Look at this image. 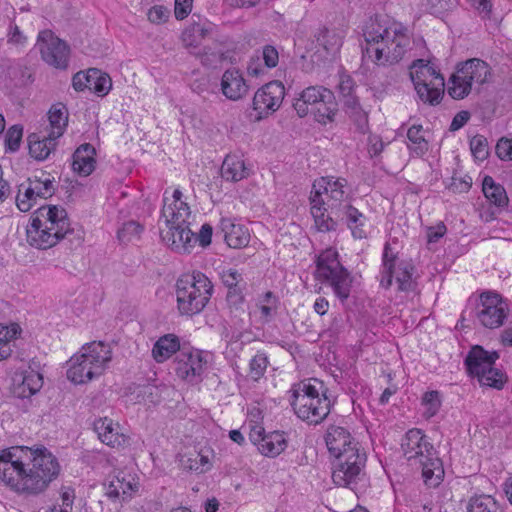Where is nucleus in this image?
<instances>
[{
	"label": "nucleus",
	"mask_w": 512,
	"mask_h": 512,
	"mask_svg": "<svg viewBox=\"0 0 512 512\" xmlns=\"http://www.w3.org/2000/svg\"><path fill=\"white\" fill-rule=\"evenodd\" d=\"M164 239L173 250L179 253H190L197 242L196 234L191 231L190 225L187 227L183 225L181 228L176 226L168 228Z\"/></svg>",
	"instance_id": "bb28decb"
},
{
	"label": "nucleus",
	"mask_w": 512,
	"mask_h": 512,
	"mask_svg": "<svg viewBox=\"0 0 512 512\" xmlns=\"http://www.w3.org/2000/svg\"><path fill=\"white\" fill-rule=\"evenodd\" d=\"M75 498V490L69 486H63L59 492V499L45 512H73Z\"/></svg>",
	"instance_id": "79ce46f5"
},
{
	"label": "nucleus",
	"mask_w": 512,
	"mask_h": 512,
	"mask_svg": "<svg viewBox=\"0 0 512 512\" xmlns=\"http://www.w3.org/2000/svg\"><path fill=\"white\" fill-rule=\"evenodd\" d=\"M262 56L266 67L274 68L279 62V55L276 48L272 45H266L263 48Z\"/></svg>",
	"instance_id": "052dcab7"
},
{
	"label": "nucleus",
	"mask_w": 512,
	"mask_h": 512,
	"mask_svg": "<svg viewBox=\"0 0 512 512\" xmlns=\"http://www.w3.org/2000/svg\"><path fill=\"white\" fill-rule=\"evenodd\" d=\"M212 232H213V229H212L211 225H209V224L202 225L199 235L196 236L197 241H199V243L202 247H206V246L210 245L211 238H212Z\"/></svg>",
	"instance_id": "338daca9"
},
{
	"label": "nucleus",
	"mask_w": 512,
	"mask_h": 512,
	"mask_svg": "<svg viewBox=\"0 0 512 512\" xmlns=\"http://www.w3.org/2000/svg\"><path fill=\"white\" fill-rule=\"evenodd\" d=\"M467 512H503L498 502L490 495H476L469 499Z\"/></svg>",
	"instance_id": "a19ab883"
},
{
	"label": "nucleus",
	"mask_w": 512,
	"mask_h": 512,
	"mask_svg": "<svg viewBox=\"0 0 512 512\" xmlns=\"http://www.w3.org/2000/svg\"><path fill=\"white\" fill-rule=\"evenodd\" d=\"M213 293V284L201 272L182 275L176 282L177 309L181 315L193 316L206 307Z\"/></svg>",
	"instance_id": "0eeeda50"
},
{
	"label": "nucleus",
	"mask_w": 512,
	"mask_h": 512,
	"mask_svg": "<svg viewBox=\"0 0 512 512\" xmlns=\"http://www.w3.org/2000/svg\"><path fill=\"white\" fill-rule=\"evenodd\" d=\"M366 454L364 451L351 452L332 461V481L335 485L355 489L365 476Z\"/></svg>",
	"instance_id": "f8f14e48"
},
{
	"label": "nucleus",
	"mask_w": 512,
	"mask_h": 512,
	"mask_svg": "<svg viewBox=\"0 0 512 512\" xmlns=\"http://www.w3.org/2000/svg\"><path fill=\"white\" fill-rule=\"evenodd\" d=\"M20 331L21 329L17 324H11L10 326L0 324V344H10Z\"/></svg>",
	"instance_id": "4d7b16f0"
},
{
	"label": "nucleus",
	"mask_w": 512,
	"mask_h": 512,
	"mask_svg": "<svg viewBox=\"0 0 512 512\" xmlns=\"http://www.w3.org/2000/svg\"><path fill=\"white\" fill-rule=\"evenodd\" d=\"M27 241L38 249H48L55 246L61 239L57 232H50L36 216H32L26 229Z\"/></svg>",
	"instance_id": "5701e85b"
},
{
	"label": "nucleus",
	"mask_w": 512,
	"mask_h": 512,
	"mask_svg": "<svg viewBox=\"0 0 512 512\" xmlns=\"http://www.w3.org/2000/svg\"><path fill=\"white\" fill-rule=\"evenodd\" d=\"M249 86L243 77V74L235 68L227 69L221 78V91L223 95L232 101H237L245 97Z\"/></svg>",
	"instance_id": "b1692460"
},
{
	"label": "nucleus",
	"mask_w": 512,
	"mask_h": 512,
	"mask_svg": "<svg viewBox=\"0 0 512 512\" xmlns=\"http://www.w3.org/2000/svg\"><path fill=\"white\" fill-rule=\"evenodd\" d=\"M346 186L345 178L320 177L313 182L309 198L320 200L333 214L345 219L355 239H364L367 237L364 229L366 217L350 204Z\"/></svg>",
	"instance_id": "7ed1b4c3"
},
{
	"label": "nucleus",
	"mask_w": 512,
	"mask_h": 512,
	"mask_svg": "<svg viewBox=\"0 0 512 512\" xmlns=\"http://www.w3.org/2000/svg\"><path fill=\"white\" fill-rule=\"evenodd\" d=\"M26 181L40 199H47L55 193L54 178H51L50 174L41 172L40 175H33Z\"/></svg>",
	"instance_id": "4c0bfd02"
},
{
	"label": "nucleus",
	"mask_w": 512,
	"mask_h": 512,
	"mask_svg": "<svg viewBox=\"0 0 512 512\" xmlns=\"http://www.w3.org/2000/svg\"><path fill=\"white\" fill-rule=\"evenodd\" d=\"M48 120L51 127L49 134L53 137L60 138L68 124V111L62 104L53 105L48 113Z\"/></svg>",
	"instance_id": "e433bc0d"
},
{
	"label": "nucleus",
	"mask_w": 512,
	"mask_h": 512,
	"mask_svg": "<svg viewBox=\"0 0 512 512\" xmlns=\"http://www.w3.org/2000/svg\"><path fill=\"white\" fill-rule=\"evenodd\" d=\"M112 360L109 344L102 341L87 343L68 361L67 378L75 384H84L99 377Z\"/></svg>",
	"instance_id": "423d86ee"
},
{
	"label": "nucleus",
	"mask_w": 512,
	"mask_h": 512,
	"mask_svg": "<svg viewBox=\"0 0 512 512\" xmlns=\"http://www.w3.org/2000/svg\"><path fill=\"white\" fill-rule=\"evenodd\" d=\"M469 119H470V113L468 111L462 110V111L458 112L452 119V122L450 124V130L451 131L459 130L469 121Z\"/></svg>",
	"instance_id": "69168bd1"
},
{
	"label": "nucleus",
	"mask_w": 512,
	"mask_h": 512,
	"mask_svg": "<svg viewBox=\"0 0 512 512\" xmlns=\"http://www.w3.org/2000/svg\"><path fill=\"white\" fill-rule=\"evenodd\" d=\"M60 472L57 457L44 446H18L0 452V481L17 494L45 492Z\"/></svg>",
	"instance_id": "f257e3e1"
},
{
	"label": "nucleus",
	"mask_w": 512,
	"mask_h": 512,
	"mask_svg": "<svg viewBox=\"0 0 512 512\" xmlns=\"http://www.w3.org/2000/svg\"><path fill=\"white\" fill-rule=\"evenodd\" d=\"M56 137L48 134L43 137L36 133L28 136L29 154L37 161L46 160L52 152L55 151L57 145Z\"/></svg>",
	"instance_id": "c85d7f7f"
},
{
	"label": "nucleus",
	"mask_w": 512,
	"mask_h": 512,
	"mask_svg": "<svg viewBox=\"0 0 512 512\" xmlns=\"http://www.w3.org/2000/svg\"><path fill=\"white\" fill-rule=\"evenodd\" d=\"M42 386V376L35 372H30L23 377L22 383L18 386V397L26 398L34 395Z\"/></svg>",
	"instance_id": "a18cd8bd"
},
{
	"label": "nucleus",
	"mask_w": 512,
	"mask_h": 512,
	"mask_svg": "<svg viewBox=\"0 0 512 512\" xmlns=\"http://www.w3.org/2000/svg\"><path fill=\"white\" fill-rule=\"evenodd\" d=\"M337 104L334 94L324 86H309L295 98L293 107L299 117L312 114L315 120L326 124L334 120Z\"/></svg>",
	"instance_id": "1a4fd4ad"
},
{
	"label": "nucleus",
	"mask_w": 512,
	"mask_h": 512,
	"mask_svg": "<svg viewBox=\"0 0 512 512\" xmlns=\"http://www.w3.org/2000/svg\"><path fill=\"white\" fill-rule=\"evenodd\" d=\"M316 277L322 282L329 283L336 297L342 302L349 298L352 277L338 260L336 250L329 248L318 256Z\"/></svg>",
	"instance_id": "9d476101"
},
{
	"label": "nucleus",
	"mask_w": 512,
	"mask_h": 512,
	"mask_svg": "<svg viewBox=\"0 0 512 512\" xmlns=\"http://www.w3.org/2000/svg\"><path fill=\"white\" fill-rule=\"evenodd\" d=\"M422 125H412L407 130V138L409 140L408 148L416 156L424 155L429 148L428 141L424 136Z\"/></svg>",
	"instance_id": "ea45409f"
},
{
	"label": "nucleus",
	"mask_w": 512,
	"mask_h": 512,
	"mask_svg": "<svg viewBox=\"0 0 512 512\" xmlns=\"http://www.w3.org/2000/svg\"><path fill=\"white\" fill-rule=\"evenodd\" d=\"M341 96L351 95L354 92V81L350 76H342L339 83Z\"/></svg>",
	"instance_id": "774afa93"
},
{
	"label": "nucleus",
	"mask_w": 512,
	"mask_h": 512,
	"mask_svg": "<svg viewBox=\"0 0 512 512\" xmlns=\"http://www.w3.org/2000/svg\"><path fill=\"white\" fill-rule=\"evenodd\" d=\"M193 0H175L174 15L177 20L185 19L192 10Z\"/></svg>",
	"instance_id": "bf43d9fd"
},
{
	"label": "nucleus",
	"mask_w": 512,
	"mask_h": 512,
	"mask_svg": "<svg viewBox=\"0 0 512 512\" xmlns=\"http://www.w3.org/2000/svg\"><path fill=\"white\" fill-rule=\"evenodd\" d=\"M422 405L424 406V416L431 418L435 416L441 407L440 393L436 390L426 392L422 397Z\"/></svg>",
	"instance_id": "09e8293b"
},
{
	"label": "nucleus",
	"mask_w": 512,
	"mask_h": 512,
	"mask_svg": "<svg viewBox=\"0 0 512 512\" xmlns=\"http://www.w3.org/2000/svg\"><path fill=\"white\" fill-rule=\"evenodd\" d=\"M491 78L492 69L489 64L479 58H472L457 66L448 81L447 91L453 99H464L473 90L479 92Z\"/></svg>",
	"instance_id": "6e6552de"
},
{
	"label": "nucleus",
	"mask_w": 512,
	"mask_h": 512,
	"mask_svg": "<svg viewBox=\"0 0 512 512\" xmlns=\"http://www.w3.org/2000/svg\"><path fill=\"white\" fill-rule=\"evenodd\" d=\"M498 359V352H489L483 349V347L476 345L468 352L464 360V364L466 366L467 373L470 376L477 378L479 381L484 372L491 366L495 365V362Z\"/></svg>",
	"instance_id": "412c9836"
},
{
	"label": "nucleus",
	"mask_w": 512,
	"mask_h": 512,
	"mask_svg": "<svg viewBox=\"0 0 512 512\" xmlns=\"http://www.w3.org/2000/svg\"><path fill=\"white\" fill-rule=\"evenodd\" d=\"M23 136V127L20 125H14L10 127L5 136V142L7 149L14 152L18 150L20 142Z\"/></svg>",
	"instance_id": "864d4df0"
},
{
	"label": "nucleus",
	"mask_w": 512,
	"mask_h": 512,
	"mask_svg": "<svg viewBox=\"0 0 512 512\" xmlns=\"http://www.w3.org/2000/svg\"><path fill=\"white\" fill-rule=\"evenodd\" d=\"M507 315L508 305L499 294L484 292L480 295L476 316L481 325L489 329L499 328L504 324Z\"/></svg>",
	"instance_id": "2eb2a0df"
},
{
	"label": "nucleus",
	"mask_w": 512,
	"mask_h": 512,
	"mask_svg": "<svg viewBox=\"0 0 512 512\" xmlns=\"http://www.w3.org/2000/svg\"><path fill=\"white\" fill-rule=\"evenodd\" d=\"M213 29L214 25L208 21L193 22L185 28L181 35L185 48L198 57L202 64L209 66L220 60L219 53L206 46L201 48L203 42L211 36Z\"/></svg>",
	"instance_id": "4468645a"
},
{
	"label": "nucleus",
	"mask_w": 512,
	"mask_h": 512,
	"mask_svg": "<svg viewBox=\"0 0 512 512\" xmlns=\"http://www.w3.org/2000/svg\"><path fill=\"white\" fill-rule=\"evenodd\" d=\"M496 154L501 160H512V140L502 137L498 140Z\"/></svg>",
	"instance_id": "6e6d98bb"
},
{
	"label": "nucleus",
	"mask_w": 512,
	"mask_h": 512,
	"mask_svg": "<svg viewBox=\"0 0 512 512\" xmlns=\"http://www.w3.org/2000/svg\"><path fill=\"white\" fill-rule=\"evenodd\" d=\"M147 17L151 23L160 25L168 21L170 10L163 5H154L148 10Z\"/></svg>",
	"instance_id": "5fc2aeb1"
},
{
	"label": "nucleus",
	"mask_w": 512,
	"mask_h": 512,
	"mask_svg": "<svg viewBox=\"0 0 512 512\" xmlns=\"http://www.w3.org/2000/svg\"><path fill=\"white\" fill-rule=\"evenodd\" d=\"M37 199L38 197L35 195L27 181L19 185L16 196V205L20 211H29L35 205Z\"/></svg>",
	"instance_id": "c03bdc74"
},
{
	"label": "nucleus",
	"mask_w": 512,
	"mask_h": 512,
	"mask_svg": "<svg viewBox=\"0 0 512 512\" xmlns=\"http://www.w3.org/2000/svg\"><path fill=\"white\" fill-rule=\"evenodd\" d=\"M350 118L354 121L358 131L362 134L368 130V116L362 108L355 110L349 114Z\"/></svg>",
	"instance_id": "13d9d810"
},
{
	"label": "nucleus",
	"mask_w": 512,
	"mask_h": 512,
	"mask_svg": "<svg viewBox=\"0 0 512 512\" xmlns=\"http://www.w3.org/2000/svg\"><path fill=\"white\" fill-rule=\"evenodd\" d=\"M87 71L77 72L72 78V86L76 91H83L85 89H89V82Z\"/></svg>",
	"instance_id": "0e129e2a"
},
{
	"label": "nucleus",
	"mask_w": 512,
	"mask_h": 512,
	"mask_svg": "<svg viewBox=\"0 0 512 512\" xmlns=\"http://www.w3.org/2000/svg\"><path fill=\"white\" fill-rule=\"evenodd\" d=\"M206 367L207 360L199 350L182 349L174 360L176 375L190 383L200 381Z\"/></svg>",
	"instance_id": "dca6fc26"
},
{
	"label": "nucleus",
	"mask_w": 512,
	"mask_h": 512,
	"mask_svg": "<svg viewBox=\"0 0 512 512\" xmlns=\"http://www.w3.org/2000/svg\"><path fill=\"white\" fill-rule=\"evenodd\" d=\"M44 224V228L50 232H57L58 237L63 239L70 232V223L67 212L64 208L51 205L42 206L33 214Z\"/></svg>",
	"instance_id": "aec40b11"
},
{
	"label": "nucleus",
	"mask_w": 512,
	"mask_h": 512,
	"mask_svg": "<svg viewBox=\"0 0 512 512\" xmlns=\"http://www.w3.org/2000/svg\"><path fill=\"white\" fill-rule=\"evenodd\" d=\"M181 350L178 336L166 334L156 341L152 349V355L156 362L162 363Z\"/></svg>",
	"instance_id": "473e14b6"
},
{
	"label": "nucleus",
	"mask_w": 512,
	"mask_h": 512,
	"mask_svg": "<svg viewBox=\"0 0 512 512\" xmlns=\"http://www.w3.org/2000/svg\"><path fill=\"white\" fill-rule=\"evenodd\" d=\"M219 227L229 247L237 249L249 244L250 233L244 225L231 218H222Z\"/></svg>",
	"instance_id": "a878e982"
},
{
	"label": "nucleus",
	"mask_w": 512,
	"mask_h": 512,
	"mask_svg": "<svg viewBox=\"0 0 512 512\" xmlns=\"http://www.w3.org/2000/svg\"><path fill=\"white\" fill-rule=\"evenodd\" d=\"M482 190L485 197L497 207H505L508 204V196L504 187L497 184L491 176H485L482 181Z\"/></svg>",
	"instance_id": "c9c22d12"
},
{
	"label": "nucleus",
	"mask_w": 512,
	"mask_h": 512,
	"mask_svg": "<svg viewBox=\"0 0 512 512\" xmlns=\"http://www.w3.org/2000/svg\"><path fill=\"white\" fill-rule=\"evenodd\" d=\"M290 404L299 419L308 424H320L330 413L331 401L323 391L321 381L311 378L294 384Z\"/></svg>",
	"instance_id": "39448f33"
},
{
	"label": "nucleus",
	"mask_w": 512,
	"mask_h": 512,
	"mask_svg": "<svg viewBox=\"0 0 512 512\" xmlns=\"http://www.w3.org/2000/svg\"><path fill=\"white\" fill-rule=\"evenodd\" d=\"M220 277L224 286L228 289L246 287L242 273L235 268L223 269Z\"/></svg>",
	"instance_id": "8fccbe9b"
},
{
	"label": "nucleus",
	"mask_w": 512,
	"mask_h": 512,
	"mask_svg": "<svg viewBox=\"0 0 512 512\" xmlns=\"http://www.w3.org/2000/svg\"><path fill=\"white\" fill-rule=\"evenodd\" d=\"M401 448L411 466L421 467L424 483L429 488L440 485L444 476L442 462L436 456L433 445L419 429H411L405 434Z\"/></svg>",
	"instance_id": "20e7f679"
},
{
	"label": "nucleus",
	"mask_w": 512,
	"mask_h": 512,
	"mask_svg": "<svg viewBox=\"0 0 512 512\" xmlns=\"http://www.w3.org/2000/svg\"><path fill=\"white\" fill-rule=\"evenodd\" d=\"M89 90L99 96L108 94L112 87V81L108 74L102 73L99 69L90 68L87 70Z\"/></svg>",
	"instance_id": "58836bf2"
},
{
	"label": "nucleus",
	"mask_w": 512,
	"mask_h": 512,
	"mask_svg": "<svg viewBox=\"0 0 512 512\" xmlns=\"http://www.w3.org/2000/svg\"><path fill=\"white\" fill-rule=\"evenodd\" d=\"M167 198H164V206L162 209V216L165 218V223L168 228L176 226L181 228L183 225L191 224V211L187 203L179 204H166Z\"/></svg>",
	"instance_id": "c756f323"
},
{
	"label": "nucleus",
	"mask_w": 512,
	"mask_h": 512,
	"mask_svg": "<svg viewBox=\"0 0 512 512\" xmlns=\"http://www.w3.org/2000/svg\"><path fill=\"white\" fill-rule=\"evenodd\" d=\"M320 200L309 198L310 213L314 221V228L317 232H334L338 227V218L330 211V208L324 206Z\"/></svg>",
	"instance_id": "393cba45"
},
{
	"label": "nucleus",
	"mask_w": 512,
	"mask_h": 512,
	"mask_svg": "<svg viewBox=\"0 0 512 512\" xmlns=\"http://www.w3.org/2000/svg\"><path fill=\"white\" fill-rule=\"evenodd\" d=\"M268 365V358L264 353L256 354L249 363V375L250 377L257 381L259 380L265 373Z\"/></svg>",
	"instance_id": "3c124183"
},
{
	"label": "nucleus",
	"mask_w": 512,
	"mask_h": 512,
	"mask_svg": "<svg viewBox=\"0 0 512 512\" xmlns=\"http://www.w3.org/2000/svg\"><path fill=\"white\" fill-rule=\"evenodd\" d=\"M250 175V168L237 155H227L221 166V176L226 181L238 182Z\"/></svg>",
	"instance_id": "2f4dec72"
},
{
	"label": "nucleus",
	"mask_w": 512,
	"mask_h": 512,
	"mask_svg": "<svg viewBox=\"0 0 512 512\" xmlns=\"http://www.w3.org/2000/svg\"><path fill=\"white\" fill-rule=\"evenodd\" d=\"M380 284L384 288H389L395 278L398 289L401 291H410L414 288V266L408 261H399L392 253L390 245L385 244L382 256V272Z\"/></svg>",
	"instance_id": "ddd939ff"
},
{
	"label": "nucleus",
	"mask_w": 512,
	"mask_h": 512,
	"mask_svg": "<svg viewBox=\"0 0 512 512\" xmlns=\"http://www.w3.org/2000/svg\"><path fill=\"white\" fill-rule=\"evenodd\" d=\"M37 45L42 59L47 64L60 69H65L68 66L69 47L52 31H41L38 35Z\"/></svg>",
	"instance_id": "f3484780"
},
{
	"label": "nucleus",
	"mask_w": 512,
	"mask_h": 512,
	"mask_svg": "<svg viewBox=\"0 0 512 512\" xmlns=\"http://www.w3.org/2000/svg\"><path fill=\"white\" fill-rule=\"evenodd\" d=\"M285 97V87L280 81H271L259 88L253 97V109L258 118L267 117L277 111Z\"/></svg>",
	"instance_id": "a211bd4d"
},
{
	"label": "nucleus",
	"mask_w": 512,
	"mask_h": 512,
	"mask_svg": "<svg viewBox=\"0 0 512 512\" xmlns=\"http://www.w3.org/2000/svg\"><path fill=\"white\" fill-rule=\"evenodd\" d=\"M314 37L317 45L328 55H335L340 50L344 38L342 32L326 27L320 28Z\"/></svg>",
	"instance_id": "72a5a7b5"
},
{
	"label": "nucleus",
	"mask_w": 512,
	"mask_h": 512,
	"mask_svg": "<svg viewBox=\"0 0 512 512\" xmlns=\"http://www.w3.org/2000/svg\"><path fill=\"white\" fill-rule=\"evenodd\" d=\"M246 287H238L228 289L226 295L227 304L232 313H235V316H241L244 314L245 309V297L243 291Z\"/></svg>",
	"instance_id": "49530a36"
},
{
	"label": "nucleus",
	"mask_w": 512,
	"mask_h": 512,
	"mask_svg": "<svg viewBox=\"0 0 512 512\" xmlns=\"http://www.w3.org/2000/svg\"><path fill=\"white\" fill-rule=\"evenodd\" d=\"M144 228L141 224L135 221H128L123 224L117 233L120 242L128 243L134 239H138L143 232Z\"/></svg>",
	"instance_id": "de8ad7c7"
},
{
	"label": "nucleus",
	"mask_w": 512,
	"mask_h": 512,
	"mask_svg": "<svg viewBox=\"0 0 512 512\" xmlns=\"http://www.w3.org/2000/svg\"><path fill=\"white\" fill-rule=\"evenodd\" d=\"M364 58L379 66L398 63L411 48L408 28L400 22L389 21L380 16L370 17L363 28Z\"/></svg>",
	"instance_id": "f03ea898"
},
{
	"label": "nucleus",
	"mask_w": 512,
	"mask_h": 512,
	"mask_svg": "<svg viewBox=\"0 0 512 512\" xmlns=\"http://www.w3.org/2000/svg\"><path fill=\"white\" fill-rule=\"evenodd\" d=\"M95 148L85 143L80 145L73 154L72 169L81 176L90 175L95 169Z\"/></svg>",
	"instance_id": "7c9ffc66"
},
{
	"label": "nucleus",
	"mask_w": 512,
	"mask_h": 512,
	"mask_svg": "<svg viewBox=\"0 0 512 512\" xmlns=\"http://www.w3.org/2000/svg\"><path fill=\"white\" fill-rule=\"evenodd\" d=\"M137 490L135 479L123 472L111 476L105 484V495L113 502L127 501Z\"/></svg>",
	"instance_id": "4be33fe9"
},
{
	"label": "nucleus",
	"mask_w": 512,
	"mask_h": 512,
	"mask_svg": "<svg viewBox=\"0 0 512 512\" xmlns=\"http://www.w3.org/2000/svg\"><path fill=\"white\" fill-rule=\"evenodd\" d=\"M470 149L475 159L483 161L488 157L487 139L482 135H476L470 140Z\"/></svg>",
	"instance_id": "603ef678"
},
{
	"label": "nucleus",
	"mask_w": 512,
	"mask_h": 512,
	"mask_svg": "<svg viewBox=\"0 0 512 512\" xmlns=\"http://www.w3.org/2000/svg\"><path fill=\"white\" fill-rule=\"evenodd\" d=\"M507 380V375L502 370L494 367L493 365L484 372L483 376L479 379L478 382L482 386L501 390L505 386Z\"/></svg>",
	"instance_id": "37998d69"
},
{
	"label": "nucleus",
	"mask_w": 512,
	"mask_h": 512,
	"mask_svg": "<svg viewBox=\"0 0 512 512\" xmlns=\"http://www.w3.org/2000/svg\"><path fill=\"white\" fill-rule=\"evenodd\" d=\"M409 74L417 95L424 103H440L445 84L443 76L435 67L423 59H417L410 66Z\"/></svg>",
	"instance_id": "9b49d317"
},
{
	"label": "nucleus",
	"mask_w": 512,
	"mask_h": 512,
	"mask_svg": "<svg viewBox=\"0 0 512 512\" xmlns=\"http://www.w3.org/2000/svg\"><path fill=\"white\" fill-rule=\"evenodd\" d=\"M471 185L472 180L470 177L468 179L453 177L451 183L448 186V189L453 193H463L467 192L471 188Z\"/></svg>",
	"instance_id": "680f3d73"
},
{
	"label": "nucleus",
	"mask_w": 512,
	"mask_h": 512,
	"mask_svg": "<svg viewBox=\"0 0 512 512\" xmlns=\"http://www.w3.org/2000/svg\"><path fill=\"white\" fill-rule=\"evenodd\" d=\"M287 447V441L284 433L274 431L261 438L258 450L267 457H276L280 455Z\"/></svg>",
	"instance_id": "f704fd0d"
},
{
	"label": "nucleus",
	"mask_w": 512,
	"mask_h": 512,
	"mask_svg": "<svg viewBox=\"0 0 512 512\" xmlns=\"http://www.w3.org/2000/svg\"><path fill=\"white\" fill-rule=\"evenodd\" d=\"M325 442L329 453L335 458L350 454V451L361 452V446L350 432L341 426L330 425L327 428Z\"/></svg>",
	"instance_id": "6ab92c4d"
},
{
	"label": "nucleus",
	"mask_w": 512,
	"mask_h": 512,
	"mask_svg": "<svg viewBox=\"0 0 512 512\" xmlns=\"http://www.w3.org/2000/svg\"><path fill=\"white\" fill-rule=\"evenodd\" d=\"M446 233V226L444 223H439L434 227L427 229V239L429 243H436Z\"/></svg>",
	"instance_id": "e2e57ef3"
},
{
	"label": "nucleus",
	"mask_w": 512,
	"mask_h": 512,
	"mask_svg": "<svg viewBox=\"0 0 512 512\" xmlns=\"http://www.w3.org/2000/svg\"><path fill=\"white\" fill-rule=\"evenodd\" d=\"M94 430L98 438L111 447H121L128 443V437L119 433L113 421L107 417L99 418L94 422Z\"/></svg>",
	"instance_id": "cd10ccee"
}]
</instances>
